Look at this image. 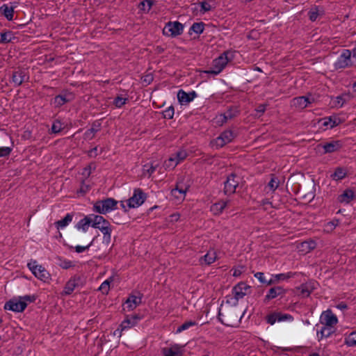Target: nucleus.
Returning <instances> with one entry per match:
<instances>
[{
  "label": "nucleus",
  "mask_w": 356,
  "mask_h": 356,
  "mask_svg": "<svg viewBox=\"0 0 356 356\" xmlns=\"http://www.w3.org/2000/svg\"><path fill=\"white\" fill-rule=\"evenodd\" d=\"M217 254L214 250H209L206 254L200 259L201 264L211 265L216 261Z\"/></svg>",
  "instance_id": "nucleus-26"
},
{
  "label": "nucleus",
  "mask_w": 356,
  "mask_h": 356,
  "mask_svg": "<svg viewBox=\"0 0 356 356\" xmlns=\"http://www.w3.org/2000/svg\"><path fill=\"white\" fill-rule=\"evenodd\" d=\"M135 323L134 322H133L132 321H131V318L129 316H127L120 324V329H117L115 332H114V334H116L117 332H119L120 334V336L121 335V332L124 330H128V329H130L131 327L135 326Z\"/></svg>",
  "instance_id": "nucleus-31"
},
{
  "label": "nucleus",
  "mask_w": 356,
  "mask_h": 356,
  "mask_svg": "<svg viewBox=\"0 0 356 356\" xmlns=\"http://www.w3.org/2000/svg\"><path fill=\"white\" fill-rule=\"evenodd\" d=\"M254 277H256L261 284H265L266 282V279L264 276V273L261 272H257L254 275Z\"/></svg>",
  "instance_id": "nucleus-62"
},
{
  "label": "nucleus",
  "mask_w": 356,
  "mask_h": 356,
  "mask_svg": "<svg viewBox=\"0 0 356 356\" xmlns=\"http://www.w3.org/2000/svg\"><path fill=\"white\" fill-rule=\"evenodd\" d=\"M93 215L94 214L86 216L83 218L81 219L77 222L76 228L79 231L86 232L88 230L90 226H92V224L93 223Z\"/></svg>",
  "instance_id": "nucleus-22"
},
{
  "label": "nucleus",
  "mask_w": 356,
  "mask_h": 356,
  "mask_svg": "<svg viewBox=\"0 0 356 356\" xmlns=\"http://www.w3.org/2000/svg\"><path fill=\"white\" fill-rule=\"evenodd\" d=\"M320 122L323 127L332 129L341 123L340 118L337 115H330L322 118Z\"/></svg>",
  "instance_id": "nucleus-21"
},
{
  "label": "nucleus",
  "mask_w": 356,
  "mask_h": 356,
  "mask_svg": "<svg viewBox=\"0 0 356 356\" xmlns=\"http://www.w3.org/2000/svg\"><path fill=\"white\" fill-rule=\"evenodd\" d=\"M81 281V277L79 276H73L65 284L63 291L62 292L63 295L68 296L70 295L76 288L79 286Z\"/></svg>",
  "instance_id": "nucleus-17"
},
{
  "label": "nucleus",
  "mask_w": 356,
  "mask_h": 356,
  "mask_svg": "<svg viewBox=\"0 0 356 356\" xmlns=\"http://www.w3.org/2000/svg\"><path fill=\"white\" fill-rule=\"evenodd\" d=\"M188 190V186L183 183H177L176 187L171 191V195L177 202H181L185 199Z\"/></svg>",
  "instance_id": "nucleus-13"
},
{
  "label": "nucleus",
  "mask_w": 356,
  "mask_h": 356,
  "mask_svg": "<svg viewBox=\"0 0 356 356\" xmlns=\"http://www.w3.org/2000/svg\"><path fill=\"white\" fill-rule=\"evenodd\" d=\"M29 80V76L24 70H18L13 72L11 82L15 86H19L22 83Z\"/></svg>",
  "instance_id": "nucleus-23"
},
{
  "label": "nucleus",
  "mask_w": 356,
  "mask_h": 356,
  "mask_svg": "<svg viewBox=\"0 0 356 356\" xmlns=\"http://www.w3.org/2000/svg\"><path fill=\"white\" fill-rule=\"evenodd\" d=\"M14 38V35L12 31H6L0 33V43H8L10 42Z\"/></svg>",
  "instance_id": "nucleus-40"
},
{
  "label": "nucleus",
  "mask_w": 356,
  "mask_h": 356,
  "mask_svg": "<svg viewBox=\"0 0 356 356\" xmlns=\"http://www.w3.org/2000/svg\"><path fill=\"white\" fill-rule=\"evenodd\" d=\"M153 5L152 0H144L141 1L138 6L140 10L144 12H149Z\"/></svg>",
  "instance_id": "nucleus-44"
},
{
  "label": "nucleus",
  "mask_w": 356,
  "mask_h": 356,
  "mask_svg": "<svg viewBox=\"0 0 356 356\" xmlns=\"http://www.w3.org/2000/svg\"><path fill=\"white\" fill-rule=\"evenodd\" d=\"M93 223L92 227L95 229H100L102 227H105L110 222L106 220L103 216L99 215H93Z\"/></svg>",
  "instance_id": "nucleus-28"
},
{
  "label": "nucleus",
  "mask_w": 356,
  "mask_h": 356,
  "mask_svg": "<svg viewBox=\"0 0 356 356\" xmlns=\"http://www.w3.org/2000/svg\"><path fill=\"white\" fill-rule=\"evenodd\" d=\"M351 95L349 93H344L336 98V102L339 107H342L350 99Z\"/></svg>",
  "instance_id": "nucleus-41"
},
{
  "label": "nucleus",
  "mask_w": 356,
  "mask_h": 356,
  "mask_svg": "<svg viewBox=\"0 0 356 356\" xmlns=\"http://www.w3.org/2000/svg\"><path fill=\"white\" fill-rule=\"evenodd\" d=\"M197 324V322L195 321H186L185 323H184L182 325H181L180 326H179L177 328L175 333L179 334V333L182 332L183 331L189 329L190 327L196 325Z\"/></svg>",
  "instance_id": "nucleus-39"
},
{
  "label": "nucleus",
  "mask_w": 356,
  "mask_h": 356,
  "mask_svg": "<svg viewBox=\"0 0 356 356\" xmlns=\"http://www.w3.org/2000/svg\"><path fill=\"white\" fill-rule=\"evenodd\" d=\"M200 12L202 13H205L207 12L210 11L212 9L211 6L210 5L209 1H203L200 3Z\"/></svg>",
  "instance_id": "nucleus-54"
},
{
  "label": "nucleus",
  "mask_w": 356,
  "mask_h": 356,
  "mask_svg": "<svg viewBox=\"0 0 356 356\" xmlns=\"http://www.w3.org/2000/svg\"><path fill=\"white\" fill-rule=\"evenodd\" d=\"M196 97L197 93L195 91L186 92L184 90L181 89L177 92V99L181 105H187Z\"/></svg>",
  "instance_id": "nucleus-16"
},
{
  "label": "nucleus",
  "mask_w": 356,
  "mask_h": 356,
  "mask_svg": "<svg viewBox=\"0 0 356 356\" xmlns=\"http://www.w3.org/2000/svg\"><path fill=\"white\" fill-rule=\"evenodd\" d=\"M227 121L233 119L237 115V111H234L232 108L228 109L225 113H222Z\"/></svg>",
  "instance_id": "nucleus-59"
},
{
  "label": "nucleus",
  "mask_w": 356,
  "mask_h": 356,
  "mask_svg": "<svg viewBox=\"0 0 356 356\" xmlns=\"http://www.w3.org/2000/svg\"><path fill=\"white\" fill-rule=\"evenodd\" d=\"M58 265L63 269H68L75 266V264L72 261L66 259H60V263Z\"/></svg>",
  "instance_id": "nucleus-50"
},
{
  "label": "nucleus",
  "mask_w": 356,
  "mask_h": 356,
  "mask_svg": "<svg viewBox=\"0 0 356 356\" xmlns=\"http://www.w3.org/2000/svg\"><path fill=\"white\" fill-rule=\"evenodd\" d=\"M99 230L104 235V234H111L113 229H112V226H111V223H109L105 227H102V229H100Z\"/></svg>",
  "instance_id": "nucleus-63"
},
{
  "label": "nucleus",
  "mask_w": 356,
  "mask_h": 356,
  "mask_svg": "<svg viewBox=\"0 0 356 356\" xmlns=\"http://www.w3.org/2000/svg\"><path fill=\"white\" fill-rule=\"evenodd\" d=\"M13 148L10 147H0V157L9 156Z\"/></svg>",
  "instance_id": "nucleus-60"
},
{
  "label": "nucleus",
  "mask_w": 356,
  "mask_h": 356,
  "mask_svg": "<svg viewBox=\"0 0 356 356\" xmlns=\"http://www.w3.org/2000/svg\"><path fill=\"white\" fill-rule=\"evenodd\" d=\"M320 323L322 327L316 330L318 340L328 338L336 331V325L338 323L337 316L330 309L323 312L320 316Z\"/></svg>",
  "instance_id": "nucleus-1"
},
{
  "label": "nucleus",
  "mask_w": 356,
  "mask_h": 356,
  "mask_svg": "<svg viewBox=\"0 0 356 356\" xmlns=\"http://www.w3.org/2000/svg\"><path fill=\"white\" fill-rule=\"evenodd\" d=\"M354 197V192L351 190H346L339 197V201L340 202H350Z\"/></svg>",
  "instance_id": "nucleus-36"
},
{
  "label": "nucleus",
  "mask_w": 356,
  "mask_h": 356,
  "mask_svg": "<svg viewBox=\"0 0 356 356\" xmlns=\"http://www.w3.org/2000/svg\"><path fill=\"white\" fill-rule=\"evenodd\" d=\"M147 199V195L145 193L141 188H134L133 195L127 201V206L124 202H121V206L125 211L127 207L128 208H138L141 206Z\"/></svg>",
  "instance_id": "nucleus-3"
},
{
  "label": "nucleus",
  "mask_w": 356,
  "mask_h": 356,
  "mask_svg": "<svg viewBox=\"0 0 356 356\" xmlns=\"http://www.w3.org/2000/svg\"><path fill=\"white\" fill-rule=\"evenodd\" d=\"M183 31L184 26L181 22L178 21L168 22L163 29V34L168 37L175 38L181 35Z\"/></svg>",
  "instance_id": "nucleus-8"
},
{
  "label": "nucleus",
  "mask_w": 356,
  "mask_h": 356,
  "mask_svg": "<svg viewBox=\"0 0 356 356\" xmlns=\"http://www.w3.org/2000/svg\"><path fill=\"white\" fill-rule=\"evenodd\" d=\"M153 75L151 73L147 74L142 77L143 83L146 86L149 85L153 81Z\"/></svg>",
  "instance_id": "nucleus-61"
},
{
  "label": "nucleus",
  "mask_w": 356,
  "mask_h": 356,
  "mask_svg": "<svg viewBox=\"0 0 356 356\" xmlns=\"http://www.w3.org/2000/svg\"><path fill=\"white\" fill-rule=\"evenodd\" d=\"M344 343L349 347L356 346V331L352 332L345 337Z\"/></svg>",
  "instance_id": "nucleus-38"
},
{
  "label": "nucleus",
  "mask_w": 356,
  "mask_h": 356,
  "mask_svg": "<svg viewBox=\"0 0 356 356\" xmlns=\"http://www.w3.org/2000/svg\"><path fill=\"white\" fill-rule=\"evenodd\" d=\"M229 51H225L220 54L218 58L213 60L211 69L206 71L205 72L214 75L220 74L229 62Z\"/></svg>",
  "instance_id": "nucleus-7"
},
{
  "label": "nucleus",
  "mask_w": 356,
  "mask_h": 356,
  "mask_svg": "<svg viewBox=\"0 0 356 356\" xmlns=\"http://www.w3.org/2000/svg\"><path fill=\"white\" fill-rule=\"evenodd\" d=\"M277 312L272 313L266 317V322L273 325L277 321Z\"/></svg>",
  "instance_id": "nucleus-57"
},
{
  "label": "nucleus",
  "mask_w": 356,
  "mask_h": 356,
  "mask_svg": "<svg viewBox=\"0 0 356 356\" xmlns=\"http://www.w3.org/2000/svg\"><path fill=\"white\" fill-rule=\"evenodd\" d=\"M63 129L62 123L56 120L53 122L51 126V132L54 134H58Z\"/></svg>",
  "instance_id": "nucleus-56"
},
{
  "label": "nucleus",
  "mask_w": 356,
  "mask_h": 356,
  "mask_svg": "<svg viewBox=\"0 0 356 356\" xmlns=\"http://www.w3.org/2000/svg\"><path fill=\"white\" fill-rule=\"evenodd\" d=\"M280 180L275 175H271V178L270 181L268 183L267 186L265 187V190H268L272 193L275 192V190L279 187Z\"/></svg>",
  "instance_id": "nucleus-34"
},
{
  "label": "nucleus",
  "mask_w": 356,
  "mask_h": 356,
  "mask_svg": "<svg viewBox=\"0 0 356 356\" xmlns=\"http://www.w3.org/2000/svg\"><path fill=\"white\" fill-rule=\"evenodd\" d=\"M234 134L232 130H225L211 142V145L216 149L221 148L225 145L231 143L234 138Z\"/></svg>",
  "instance_id": "nucleus-9"
},
{
  "label": "nucleus",
  "mask_w": 356,
  "mask_h": 356,
  "mask_svg": "<svg viewBox=\"0 0 356 356\" xmlns=\"http://www.w3.org/2000/svg\"><path fill=\"white\" fill-rule=\"evenodd\" d=\"M127 101V98L118 96L115 98L113 104L117 108H121L123 105L126 104Z\"/></svg>",
  "instance_id": "nucleus-55"
},
{
  "label": "nucleus",
  "mask_w": 356,
  "mask_h": 356,
  "mask_svg": "<svg viewBox=\"0 0 356 356\" xmlns=\"http://www.w3.org/2000/svg\"><path fill=\"white\" fill-rule=\"evenodd\" d=\"M287 289L282 286H275L271 287L266 293L264 302L268 303L270 300L277 298H282L286 296Z\"/></svg>",
  "instance_id": "nucleus-11"
},
{
  "label": "nucleus",
  "mask_w": 356,
  "mask_h": 356,
  "mask_svg": "<svg viewBox=\"0 0 356 356\" xmlns=\"http://www.w3.org/2000/svg\"><path fill=\"white\" fill-rule=\"evenodd\" d=\"M36 298L35 296L26 295L10 299L4 305L6 310L15 312H22L27 307L28 302H33Z\"/></svg>",
  "instance_id": "nucleus-2"
},
{
  "label": "nucleus",
  "mask_w": 356,
  "mask_h": 356,
  "mask_svg": "<svg viewBox=\"0 0 356 356\" xmlns=\"http://www.w3.org/2000/svg\"><path fill=\"white\" fill-rule=\"evenodd\" d=\"M118 201L113 198L97 201L93 206V209L100 214H106L117 209Z\"/></svg>",
  "instance_id": "nucleus-4"
},
{
  "label": "nucleus",
  "mask_w": 356,
  "mask_h": 356,
  "mask_svg": "<svg viewBox=\"0 0 356 356\" xmlns=\"http://www.w3.org/2000/svg\"><path fill=\"white\" fill-rule=\"evenodd\" d=\"M100 130V124L99 123H94L92 124V127L86 131L84 133V138L86 140H92L97 132H98Z\"/></svg>",
  "instance_id": "nucleus-30"
},
{
  "label": "nucleus",
  "mask_w": 356,
  "mask_h": 356,
  "mask_svg": "<svg viewBox=\"0 0 356 356\" xmlns=\"http://www.w3.org/2000/svg\"><path fill=\"white\" fill-rule=\"evenodd\" d=\"M180 218V214L179 213H174L169 216V222L174 223L177 222Z\"/></svg>",
  "instance_id": "nucleus-64"
},
{
  "label": "nucleus",
  "mask_w": 356,
  "mask_h": 356,
  "mask_svg": "<svg viewBox=\"0 0 356 356\" xmlns=\"http://www.w3.org/2000/svg\"><path fill=\"white\" fill-rule=\"evenodd\" d=\"M346 175V172L341 168H338L335 170L334 172L331 175L334 180H339L344 178Z\"/></svg>",
  "instance_id": "nucleus-43"
},
{
  "label": "nucleus",
  "mask_w": 356,
  "mask_h": 356,
  "mask_svg": "<svg viewBox=\"0 0 356 356\" xmlns=\"http://www.w3.org/2000/svg\"><path fill=\"white\" fill-rule=\"evenodd\" d=\"M156 165L153 163H148L143 166V175L150 177L156 170Z\"/></svg>",
  "instance_id": "nucleus-37"
},
{
  "label": "nucleus",
  "mask_w": 356,
  "mask_h": 356,
  "mask_svg": "<svg viewBox=\"0 0 356 356\" xmlns=\"http://www.w3.org/2000/svg\"><path fill=\"white\" fill-rule=\"evenodd\" d=\"M204 30V24L203 22H195L193 24L190 28V31L200 35L203 33Z\"/></svg>",
  "instance_id": "nucleus-42"
},
{
  "label": "nucleus",
  "mask_w": 356,
  "mask_h": 356,
  "mask_svg": "<svg viewBox=\"0 0 356 356\" xmlns=\"http://www.w3.org/2000/svg\"><path fill=\"white\" fill-rule=\"evenodd\" d=\"M141 302V298L136 296H130L124 303V310L128 312L134 310Z\"/></svg>",
  "instance_id": "nucleus-24"
},
{
  "label": "nucleus",
  "mask_w": 356,
  "mask_h": 356,
  "mask_svg": "<svg viewBox=\"0 0 356 356\" xmlns=\"http://www.w3.org/2000/svg\"><path fill=\"white\" fill-rule=\"evenodd\" d=\"M95 241V238L87 245H77L74 247H72V248H74L77 253H82L88 250L93 245Z\"/></svg>",
  "instance_id": "nucleus-47"
},
{
  "label": "nucleus",
  "mask_w": 356,
  "mask_h": 356,
  "mask_svg": "<svg viewBox=\"0 0 356 356\" xmlns=\"http://www.w3.org/2000/svg\"><path fill=\"white\" fill-rule=\"evenodd\" d=\"M277 322L293 321V317L289 314H282L281 312H277Z\"/></svg>",
  "instance_id": "nucleus-53"
},
{
  "label": "nucleus",
  "mask_w": 356,
  "mask_h": 356,
  "mask_svg": "<svg viewBox=\"0 0 356 356\" xmlns=\"http://www.w3.org/2000/svg\"><path fill=\"white\" fill-rule=\"evenodd\" d=\"M90 189L91 186L90 184L87 183L86 180H82L79 188L76 191V195L78 197H83Z\"/></svg>",
  "instance_id": "nucleus-35"
},
{
  "label": "nucleus",
  "mask_w": 356,
  "mask_h": 356,
  "mask_svg": "<svg viewBox=\"0 0 356 356\" xmlns=\"http://www.w3.org/2000/svg\"><path fill=\"white\" fill-rule=\"evenodd\" d=\"M250 286L244 282H239L232 289V293L239 300L242 299L248 293Z\"/></svg>",
  "instance_id": "nucleus-18"
},
{
  "label": "nucleus",
  "mask_w": 356,
  "mask_h": 356,
  "mask_svg": "<svg viewBox=\"0 0 356 356\" xmlns=\"http://www.w3.org/2000/svg\"><path fill=\"white\" fill-rule=\"evenodd\" d=\"M227 205V202L219 201L211 206L210 211L213 215L218 216L222 213Z\"/></svg>",
  "instance_id": "nucleus-27"
},
{
  "label": "nucleus",
  "mask_w": 356,
  "mask_h": 356,
  "mask_svg": "<svg viewBox=\"0 0 356 356\" xmlns=\"http://www.w3.org/2000/svg\"><path fill=\"white\" fill-rule=\"evenodd\" d=\"M339 225V220L335 219L328 222L325 225V229L327 232L332 231Z\"/></svg>",
  "instance_id": "nucleus-58"
},
{
  "label": "nucleus",
  "mask_w": 356,
  "mask_h": 356,
  "mask_svg": "<svg viewBox=\"0 0 356 356\" xmlns=\"http://www.w3.org/2000/svg\"><path fill=\"white\" fill-rule=\"evenodd\" d=\"M74 99V95L72 92H65L62 95L56 96L53 101L52 104L54 107L58 108L64 105L65 104L72 102Z\"/></svg>",
  "instance_id": "nucleus-15"
},
{
  "label": "nucleus",
  "mask_w": 356,
  "mask_h": 356,
  "mask_svg": "<svg viewBox=\"0 0 356 356\" xmlns=\"http://www.w3.org/2000/svg\"><path fill=\"white\" fill-rule=\"evenodd\" d=\"M239 299L233 293L225 296V302L227 305L233 307L238 305Z\"/></svg>",
  "instance_id": "nucleus-46"
},
{
  "label": "nucleus",
  "mask_w": 356,
  "mask_h": 356,
  "mask_svg": "<svg viewBox=\"0 0 356 356\" xmlns=\"http://www.w3.org/2000/svg\"><path fill=\"white\" fill-rule=\"evenodd\" d=\"M316 283L314 282H308L304 284H302L299 287L297 288V291L299 292L300 295L302 297H308L312 293V292L316 288Z\"/></svg>",
  "instance_id": "nucleus-20"
},
{
  "label": "nucleus",
  "mask_w": 356,
  "mask_h": 356,
  "mask_svg": "<svg viewBox=\"0 0 356 356\" xmlns=\"http://www.w3.org/2000/svg\"><path fill=\"white\" fill-rule=\"evenodd\" d=\"M312 101L305 96L295 97L291 100V106L298 110H302L307 107Z\"/></svg>",
  "instance_id": "nucleus-19"
},
{
  "label": "nucleus",
  "mask_w": 356,
  "mask_h": 356,
  "mask_svg": "<svg viewBox=\"0 0 356 356\" xmlns=\"http://www.w3.org/2000/svg\"><path fill=\"white\" fill-rule=\"evenodd\" d=\"M113 281L112 277L106 280L100 285L99 289L102 291L103 293H108L110 289V284Z\"/></svg>",
  "instance_id": "nucleus-49"
},
{
  "label": "nucleus",
  "mask_w": 356,
  "mask_h": 356,
  "mask_svg": "<svg viewBox=\"0 0 356 356\" xmlns=\"http://www.w3.org/2000/svg\"><path fill=\"white\" fill-rule=\"evenodd\" d=\"M161 352L163 356H183L184 346L179 343H172L168 348H163Z\"/></svg>",
  "instance_id": "nucleus-12"
},
{
  "label": "nucleus",
  "mask_w": 356,
  "mask_h": 356,
  "mask_svg": "<svg viewBox=\"0 0 356 356\" xmlns=\"http://www.w3.org/2000/svg\"><path fill=\"white\" fill-rule=\"evenodd\" d=\"M172 156L175 158V159L178 162L179 164L180 162H181L186 158L187 153L185 150L180 149L177 151L175 154H172Z\"/></svg>",
  "instance_id": "nucleus-48"
},
{
  "label": "nucleus",
  "mask_w": 356,
  "mask_h": 356,
  "mask_svg": "<svg viewBox=\"0 0 356 356\" xmlns=\"http://www.w3.org/2000/svg\"><path fill=\"white\" fill-rule=\"evenodd\" d=\"M227 121L225 119V115L222 113H220L216 115L213 118V122L216 125L221 127L225 124Z\"/></svg>",
  "instance_id": "nucleus-51"
},
{
  "label": "nucleus",
  "mask_w": 356,
  "mask_h": 356,
  "mask_svg": "<svg viewBox=\"0 0 356 356\" xmlns=\"http://www.w3.org/2000/svg\"><path fill=\"white\" fill-rule=\"evenodd\" d=\"M174 114H175V109L172 106L168 107L163 111V116L165 119H168V120L172 119Z\"/></svg>",
  "instance_id": "nucleus-52"
},
{
  "label": "nucleus",
  "mask_w": 356,
  "mask_h": 356,
  "mask_svg": "<svg viewBox=\"0 0 356 356\" xmlns=\"http://www.w3.org/2000/svg\"><path fill=\"white\" fill-rule=\"evenodd\" d=\"M351 51L349 49H344L334 63V68L343 69L349 65L350 62Z\"/></svg>",
  "instance_id": "nucleus-14"
},
{
  "label": "nucleus",
  "mask_w": 356,
  "mask_h": 356,
  "mask_svg": "<svg viewBox=\"0 0 356 356\" xmlns=\"http://www.w3.org/2000/svg\"><path fill=\"white\" fill-rule=\"evenodd\" d=\"M15 6H9L8 4H3L0 7V13L8 21L13 19Z\"/></svg>",
  "instance_id": "nucleus-25"
},
{
  "label": "nucleus",
  "mask_w": 356,
  "mask_h": 356,
  "mask_svg": "<svg viewBox=\"0 0 356 356\" xmlns=\"http://www.w3.org/2000/svg\"><path fill=\"white\" fill-rule=\"evenodd\" d=\"M239 184V177L235 174H230L227 176L224 182V193L230 195L236 192V189Z\"/></svg>",
  "instance_id": "nucleus-10"
},
{
  "label": "nucleus",
  "mask_w": 356,
  "mask_h": 356,
  "mask_svg": "<svg viewBox=\"0 0 356 356\" xmlns=\"http://www.w3.org/2000/svg\"><path fill=\"white\" fill-rule=\"evenodd\" d=\"M72 218L73 215L71 213H67L63 218L55 222L56 228L58 229H64L72 222Z\"/></svg>",
  "instance_id": "nucleus-32"
},
{
  "label": "nucleus",
  "mask_w": 356,
  "mask_h": 356,
  "mask_svg": "<svg viewBox=\"0 0 356 356\" xmlns=\"http://www.w3.org/2000/svg\"><path fill=\"white\" fill-rule=\"evenodd\" d=\"M27 266L31 273L38 280L47 282L51 280L49 273L42 265L38 264L35 260H31L28 263Z\"/></svg>",
  "instance_id": "nucleus-6"
},
{
  "label": "nucleus",
  "mask_w": 356,
  "mask_h": 356,
  "mask_svg": "<svg viewBox=\"0 0 356 356\" xmlns=\"http://www.w3.org/2000/svg\"><path fill=\"white\" fill-rule=\"evenodd\" d=\"M341 147L340 141L335 140L323 145V148L325 153H332L339 150Z\"/></svg>",
  "instance_id": "nucleus-29"
},
{
  "label": "nucleus",
  "mask_w": 356,
  "mask_h": 356,
  "mask_svg": "<svg viewBox=\"0 0 356 356\" xmlns=\"http://www.w3.org/2000/svg\"><path fill=\"white\" fill-rule=\"evenodd\" d=\"M178 165V162L175 159L172 155L168 160L164 163V167L165 169H173Z\"/></svg>",
  "instance_id": "nucleus-45"
},
{
  "label": "nucleus",
  "mask_w": 356,
  "mask_h": 356,
  "mask_svg": "<svg viewBox=\"0 0 356 356\" xmlns=\"http://www.w3.org/2000/svg\"><path fill=\"white\" fill-rule=\"evenodd\" d=\"M273 275L276 283L278 284L280 281H284L294 277L297 275V273L289 271L284 273Z\"/></svg>",
  "instance_id": "nucleus-33"
},
{
  "label": "nucleus",
  "mask_w": 356,
  "mask_h": 356,
  "mask_svg": "<svg viewBox=\"0 0 356 356\" xmlns=\"http://www.w3.org/2000/svg\"><path fill=\"white\" fill-rule=\"evenodd\" d=\"M241 318V316L238 317L235 310L232 308L227 309L225 314L222 312L220 308L219 309L218 314V321L227 327H234L237 325Z\"/></svg>",
  "instance_id": "nucleus-5"
}]
</instances>
